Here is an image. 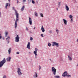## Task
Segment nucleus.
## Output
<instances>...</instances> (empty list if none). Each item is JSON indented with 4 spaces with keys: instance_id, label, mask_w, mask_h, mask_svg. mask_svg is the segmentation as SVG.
Returning <instances> with one entry per match:
<instances>
[{
    "instance_id": "obj_1",
    "label": "nucleus",
    "mask_w": 78,
    "mask_h": 78,
    "mask_svg": "<svg viewBox=\"0 0 78 78\" xmlns=\"http://www.w3.org/2000/svg\"><path fill=\"white\" fill-rule=\"evenodd\" d=\"M14 11L15 12V14L16 17V20L15 23V28H17V21L19 20V13L17 12V11L16 9H14Z\"/></svg>"
},
{
    "instance_id": "obj_2",
    "label": "nucleus",
    "mask_w": 78,
    "mask_h": 78,
    "mask_svg": "<svg viewBox=\"0 0 78 78\" xmlns=\"http://www.w3.org/2000/svg\"><path fill=\"white\" fill-rule=\"evenodd\" d=\"M6 62V59L5 58H3V59L1 62L0 61V68L2 67L5 63Z\"/></svg>"
},
{
    "instance_id": "obj_3",
    "label": "nucleus",
    "mask_w": 78,
    "mask_h": 78,
    "mask_svg": "<svg viewBox=\"0 0 78 78\" xmlns=\"http://www.w3.org/2000/svg\"><path fill=\"white\" fill-rule=\"evenodd\" d=\"M51 70L52 71V73L54 75H56V69L54 67L51 68Z\"/></svg>"
},
{
    "instance_id": "obj_4",
    "label": "nucleus",
    "mask_w": 78,
    "mask_h": 78,
    "mask_svg": "<svg viewBox=\"0 0 78 78\" xmlns=\"http://www.w3.org/2000/svg\"><path fill=\"white\" fill-rule=\"evenodd\" d=\"M53 44L52 45V46L53 47H54L55 45H56V47H59V44L55 42H52Z\"/></svg>"
},
{
    "instance_id": "obj_5",
    "label": "nucleus",
    "mask_w": 78,
    "mask_h": 78,
    "mask_svg": "<svg viewBox=\"0 0 78 78\" xmlns=\"http://www.w3.org/2000/svg\"><path fill=\"white\" fill-rule=\"evenodd\" d=\"M17 36L15 37V42H18L19 41V39H20V37L18 35H16Z\"/></svg>"
},
{
    "instance_id": "obj_6",
    "label": "nucleus",
    "mask_w": 78,
    "mask_h": 78,
    "mask_svg": "<svg viewBox=\"0 0 78 78\" xmlns=\"http://www.w3.org/2000/svg\"><path fill=\"white\" fill-rule=\"evenodd\" d=\"M17 73L19 76L22 75V73L21 72V70L19 68H18Z\"/></svg>"
},
{
    "instance_id": "obj_7",
    "label": "nucleus",
    "mask_w": 78,
    "mask_h": 78,
    "mask_svg": "<svg viewBox=\"0 0 78 78\" xmlns=\"http://www.w3.org/2000/svg\"><path fill=\"white\" fill-rule=\"evenodd\" d=\"M67 72L66 71L64 72V73L62 75V76L63 77H65V76H67Z\"/></svg>"
},
{
    "instance_id": "obj_8",
    "label": "nucleus",
    "mask_w": 78,
    "mask_h": 78,
    "mask_svg": "<svg viewBox=\"0 0 78 78\" xmlns=\"http://www.w3.org/2000/svg\"><path fill=\"white\" fill-rule=\"evenodd\" d=\"M29 22L30 25H32V20H31V18L30 17L29 18Z\"/></svg>"
},
{
    "instance_id": "obj_9",
    "label": "nucleus",
    "mask_w": 78,
    "mask_h": 78,
    "mask_svg": "<svg viewBox=\"0 0 78 78\" xmlns=\"http://www.w3.org/2000/svg\"><path fill=\"white\" fill-rule=\"evenodd\" d=\"M27 48L28 49H30V43L29 42L27 46Z\"/></svg>"
},
{
    "instance_id": "obj_10",
    "label": "nucleus",
    "mask_w": 78,
    "mask_h": 78,
    "mask_svg": "<svg viewBox=\"0 0 78 78\" xmlns=\"http://www.w3.org/2000/svg\"><path fill=\"white\" fill-rule=\"evenodd\" d=\"M65 8L66 11H69V7H68V6H67V5H65Z\"/></svg>"
},
{
    "instance_id": "obj_11",
    "label": "nucleus",
    "mask_w": 78,
    "mask_h": 78,
    "mask_svg": "<svg viewBox=\"0 0 78 78\" xmlns=\"http://www.w3.org/2000/svg\"><path fill=\"white\" fill-rule=\"evenodd\" d=\"M11 59V57H8L6 58L7 61H8V62H9Z\"/></svg>"
},
{
    "instance_id": "obj_12",
    "label": "nucleus",
    "mask_w": 78,
    "mask_h": 78,
    "mask_svg": "<svg viewBox=\"0 0 78 78\" xmlns=\"http://www.w3.org/2000/svg\"><path fill=\"white\" fill-rule=\"evenodd\" d=\"M63 22L65 25H67V21L66 20L64 19H63Z\"/></svg>"
},
{
    "instance_id": "obj_13",
    "label": "nucleus",
    "mask_w": 78,
    "mask_h": 78,
    "mask_svg": "<svg viewBox=\"0 0 78 78\" xmlns=\"http://www.w3.org/2000/svg\"><path fill=\"white\" fill-rule=\"evenodd\" d=\"M10 39V37H9V36H8L7 37V38H6V40H8V41H7L8 42V44H9V40Z\"/></svg>"
},
{
    "instance_id": "obj_14",
    "label": "nucleus",
    "mask_w": 78,
    "mask_h": 78,
    "mask_svg": "<svg viewBox=\"0 0 78 78\" xmlns=\"http://www.w3.org/2000/svg\"><path fill=\"white\" fill-rule=\"evenodd\" d=\"M8 53L9 55H10L11 54V48H9L8 50Z\"/></svg>"
},
{
    "instance_id": "obj_15",
    "label": "nucleus",
    "mask_w": 78,
    "mask_h": 78,
    "mask_svg": "<svg viewBox=\"0 0 78 78\" xmlns=\"http://www.w3.org/2000/svg\"><path fill=\"white\" fill-rule=\"evenodd\" d=\"M41 30L43 32H45V30H44V27L43 26H42Z\"/></svg>"
},
{
    "instance_id": "obj_16",
    "label": "nucleus",
    "mask_w": 78,
    "mask_h": 78,
    "mask_svg": "<svg viewBox=\"0 0 78 78\" xmlns=\"http://www.w3.org/2000/svg\"><path fill=\"white\" fill-rule=\"evenodd\" d=\"M34 53L35 55V56H37V50H35L34 51Z\"/></svg>"
},
{
    "instance_id": "obj_17",
    "label": "nucleus",
    "mask_w": 78,
    "mask_h": 78,
    "mask_svg": "<svg viewBox=\"0 0 78 78\" xmlns=\"http://www.w3.org/2000/svg\"><path fill=\"white\" fill-rule=\"evenodd\" d=\"M24 9H25V6L23 5L22 8H21V10L22 11H23L24 10Z\"/></svg>"
},
{
    "instance_id": "obj_18",
    "label": "nucleus",
    "mask_w": 78,
    "mask_h": 78,
    "mask_svg": "<svg viewBox=\"0 0 78 78\" xmlns=\"http://www.w3.org/2000/svg\"><path fill=\"white\" fill-rule=\"evenodd\" d=\"M58 6L59 8L61 6V2H59L58 3Z\"/></svg>"
},
{
    "instance_id": "obj_19",
    "label": "nucleus",
    "mask_w": 78,
    "mask_h": 78,
    "mask_svg": "<svg viewBox=\"0 0 78 78\" xmlns=\"http://www.w3.org/2000/svg\"><path fill=\"white\" fill-rule=\"evenodd\" d=\"M68 57L69 60V61H72V58L70 57V56H69V55H68Z\"/></svg>"
},
{
    "instance_id": "obj_20",
    "label": "nucleus",
    "mask_w": 78,
    "mask_h": 78,
    "mask_svg": "<svg viewBox=\"0 0 78 78\" xmlns=\"http://www.w3.org/2000/svg\"><path fill=\"white\" fill-rule=\"evenodd\" d=\"M34 76H35V77H36V78L37 77V73H35L34 77Z\"/></svg>"
},
{
    "instance_id": "obj_21",
    "label": "nucleus",
    "mask_w": 78,
    "mask_h": 78,
    "mask_svg": "<svg viewBox=\"0 0 78 78\" xmlns=\"http://www.w3.org/2000/svg\"><path fill=\"white\" fill-rule=\"evenodd\" d=\"M8 5H9V3H6V5L5 7V8L6 9H7V7H8Z\"/></svg>"
},
{
    "instance_id": "obj_22",
    "label": "nucleus",
    "mask_w": 78,
    "mask_h": 78,
    "mask_svg": "<svg viewBox=\"0 0 78 78\" xmlns=\"http://www.w3.org/2000/svg\"><path fill=\"white\" fill-rule=\"evenodd\" d=\"M5 37H7V35H8V32H5Z\"/></svg>"
},
{
    "instance_id": "obj_23",
    "label": "nucleus",
    "mask_w": 78,
    "mask_h": 78,
    "mask_svg": "<svg viewBox=\"0 0 78 78\" xmlns=\"http://www.w3.org/2000/svg\"><path fill=\"white\" fill-rule=\"evenodd\" d=\"M69 17L70 18V19H72L73 17V16H72V15H69Z\"/></svg>"
},
{
    "instance_id": "obj_24",
    "label": "nucleus",
    "mask_w": 78,
    "mask_h": 78,
    "mask_svg": "<svg viewBox=\"0 0 78 78\" xmlns=\"http://www.w3.org/2000/svg\"><path fill=\"white\" fill-rule=\"evenodd\" d=\"M32 3H33V4H34V3H35V2L34 0H32Z\"/></svg>"
},
{
    "instance_id": "obj_25",
    "label": "nucleus",
    "mask_w": 78,
    "mask_h": 78,
    "mask_svg": "<svg viewBox=\"0 0 78 78\" xmlns=\"http://www.w3.org/2000/svg\"><path fill=\"white\" fill-rule=\"evenodd\" d=\"M35 15L37 17V13H36V12L35 13Z\"/></svg>"
},
{
    "instance_id": "obj_26",
    "label": "nucleus",
    "mask_w": 78,
    "mask_h": 78,
    "mask_svg": "<svg viewBox=\"0 0 78 78\" xmlns=\"http://www.w3.org/2000/svg\"><path fill=\"white\" fill-rule=\"evenodd\" d=\"M54 77L55 78H59V76H55Z\"/></svg>"
},
{
    "instance_id": "obj_27",
    "label": "nucleus",
    "mask_w": 78,
    "mask_h": 78,
    "mask_svg": "<svg viewBox=\"0 0 78 78\" xmlns=\"http://www.w3.org/2000/svg\"><path fill=\"white\" fill-rule=\"evenodd\" d=\"M32 0H28V3H30L31 2Z\"/></svg>"
},
{
    "instance_id": "obj_28",
    "label": "nucleus",
    "mask_w": 78,
    "mask_h": 78,
    "mask_svg": "<svg viewBox=\"0 0 78 78\" xmlns=\"http://www.w3.org/2000/svg\"><path fill=\"white\" fill-rule=\"evenodd\" d=\"M41 16L42 17H44L43 16V14H42V13H41Z\"/></svg>"
},
{
    "instance_id": "obj_29",
    "label": "nucleus",
    "mask_w": 78,
    "mask_h": 78,
    "mask_svg": "<svg viewBox=\"0 0 78 78\" xmlns=\"http://www.w3.org/2000/svg\"><path fill=\"white\" fill-rule=\"evenodd\" d=\"M56 32H57V34H58V33H59V30H57Z\"/></svg>"
},
{
    "instance_id": "obj_30",
    "label": "nucleus",
    "mask_w": 78,
    "mask_h": 78,
    "mask_svg": "<svg viewBox=\"0 0 78 78\" xmlns=\"http://www.w3.org/2000/svg\"><path fill=\"white\" fill-rule=\"evenodd\" d=\"M33 37H31L30 38V41H33Z\"/></svg>"
},
{
    "instance_id": "obj_31",
    "label": "nucleus",
    "mask_w": 78,
    "mask_h": 78,
    "mask_svg": "<svg viewBox=\"0 0 78 78\" xmlns=\"http://www.w3.org/2000/svg\"><path fill=\"white\" fill-rule=\"evenodd\" d=\"M48 46L50 47V46H51V44H50V43L48 44Z\"/></svg>"
},
{
    "instance_id": "obj_32",
    "label": "nucleus",
    "mask_w": 78,
    "mask_h": 78,
    "mask_svg": "<svg viewBox=\"0 0 78 78\" xmlns=\"http://www.w3.org/2000/svg\"><path fill=\"white\" fill-rule=\"evenodd\" d=\"M26 2V0H23V3H24V2Z\"/></svg>"
},
{
    "instance_id": "obj_33",
    "label": "nucleus",
    "mask_w": 78,
    "mask_h": 78,
    "mask_svg": "<svg viewBox=\"0 0 78 78\" xmlns=\"http://www.w3.org/2000/svg\"><path fill=\"white\" fill-rule=\"evenodd\" d=\"M67 76L68 77H69V76L70 77V76H70V75H67Z\"/></svg>"
},
{
    "instance_id": "obj_34",
    "label": "nucleus",
    "mask_w": 78,
    "mask_h": 78,
    "mask_svg": "<svg viewBox=\"0 0 78 78\" xmlns=\"http://www.w3.org/2000/svg\"><path fill=\"white\" fill-rule=\"evenodd\" d=\"M52 33V31H51V30H50L49 31V33H50V34H51V33Z\"/></svg>"
},
{
    "instance_id": "obj_35",
    "label": "nucleus",
    "mask_w": 78,
    "mask_h": 78,
    "mask_svg": "<svg viewBox=\"0 0 78 78\" xmlns=\"http://www.w3.org/2000/svg\"><path fill=\"white\" fill-rule=\"evenodd\" d=\"M6 76H3V78H6Z\"/></svg>"
},
{
    "instance_id": "obj_36",
    "label": "nucleus",
    "mask_w": 78,
    "mask_h": 78,
    "mask_svg": "<svg viewBox=\"0 0 78 78\" xmlns=\"http://www.w3.org/2000/svg\"><path fill=\"white\" fill-rule=\"evenodd\" d=\"M71 20L72 22H73V19L72 18L71 19Z\"/></svg>"
},
{
    "instance_id": "obj_37",
    "label": "nucleus",
    "mask_w": 78,
    "mask_h": 78,
    "mask_svg": "<svg viewBox=\"0 0 78 78\" xmlns=\"http://www.w3.org/2000/svg\"><path fill=\"white\" fill-rule=\"evenodd\" d=\"M41 36H42V37H44V36L43 35V34H41Z\"/></svg>"
},
{
    "instance_id": "obj_38",
    "label": "nucleus",
    "mask_w": 78,
    "mask_h": 78,
    "mask_svg": "<svg viewBox=\"0 0 78 78\" xmlns=\"http://www.w3.org/2000/svg\"><path fill=\"white\" fill-rule=\"evenodd\" d=\"M16 54H19V52H16Z\"/></svg>"
},
{
    "instance_id": "obj_39",
    "label": "nucleus",
    "mask_w": 78,
    "mask_h": 78,
    "mask_svg": "<svg viewBox=\"0 0 78 78\" xmlns=\"http://www.w3.org/2000/svg\"><path fill=\"white\" fill-rule=\"evenodd\" d=\"M41 66H39V70H41Z\"/></svg>"
},
{
    "instance_id": "obj_40",
    "label": "nucleus",
    "mask_w": 78,
    "mask_h": 78,
    "mask_svg": "<svg viewBox=\"0 0 78 78\" xmlns=\"http://www.w3.org/2000/svg\"><path fill=\"white\" fill-rule=\"evenodd\" d=\"M26 30L27 31H28V28H27V27H26Z\"/></svg>"
},
{
    "instance_id": "obj_41",
    "label": "nucleus",
    "mask_w": 78,
    "mask_h": 78,
    "mask_svg": "<svg viewBox=\"0 0 78 78\" xmlns=\"http://www.w3.org/2000/svg\"><path fill=\"white\" fill-rule=\"evenodd\" d=\"M12 9H13V10L14 9V7H12Z\"/></svg>"
},
{
    "instance_id": "obj_42",
    "label": "nucleus",
    "mask_w": 78,
    "mask_h": 78,
    "mask_svg": "<svg viewBox=\"0 0 78 78\" xmlns=\"http://www.w3.org/2000/svg\"><path fill=\"white\" fill-rule=\"evenodd\" d=\"M0 39H2V36H0Z\"/></svg>"
},
{
    "instance_id": "obj_43",
    "label": "nucleus",
    "mask_w": 78,
    "mask_h": 78,
    "mask_svg": "<svg viewBox=\"0 0 78 78\" xmlns=\"http://www.w3.org/2000/svg\"><path fill=\"white\" fill-rule=\"evenodd\" d=\"M36 29V27H34V29L35 30Z\"/></svg>"
},
{
    "instance_id": "obj_44",
    "label": "nucleus",
    "mask_w": 78,
    "mask_h": 78,
    "mask_svg": "<svg viewBox=\"0 0 78 78\" xmlns=\"http://www.w3.org/2000/svg\"><path fill=\"white\" fill-rule=\"evenodd\" d=\"M17 3H19V1H18V0L17 1Z\"/></svg>"
},
{
    "instance_id": "obj_45",
    "label": "nucleus",
    "mask_w": 78,
    "mask_h": 78,
    "mask_svg": "<svg viewBox=\"0 0 78 78\" xmlns=\"http://www.w3.org/2000/svg\"><path fill=\"white\" fill-rule=\"evenodd\" d=\"M76 41L78 42V39Z\"/></svg>"
},
{
    "instance_id": "obj_46",
    "label": "nucleus",
    "mask_w": 78,
    "mask_h": 78,
    "mask_svg": "<svg viewBox=\"0 0 78 78\" xmlns=\"http://www.w3.org/2000/svg\"><path fill=\"white\" fill-rule=\"evenodd\" d=\"M56 9H57V10H58V8H56Z\"/></svg>"
},
{
    "instance_id": "obj_47",
    "label": "nucleus",
    "mask_w": 78,
    "mask_h": 78,
    "mask_svg": "<svg viewBox=\"0 0 78 78\" xmlns=\"http://www.w3.org/2000/svg\"><path fill=\"white\" fill-rule=\"evenodd\" d=\"M9 6H10V4L9 5Z\"/></svg>"
},
{
    "instance_id": "obj_48",
    "label": "nucleus",
    "mask_w": 78,
    "mask_h": 78,
    "mask_svg": "<svg viewBox=\"0 0 78 78\" xmlns=\"http://www.w3.org/2000/svg\"><path fill=\"white\" fill-rule=\"evenodd\" d=\"M9 2H10V0H9Z\"/></svg>"
},
{
    "instance_id": "obj_49",
    "label": "nucleus",
    "mask_w": 78,
    "mask_h": 78,
    "mask_svg": "<svg viewBox=\"0 0 78 78\" xmlns=\"http://www.w3.org/2000/svg\"><path fill=\"white\" fill-rule=\"evenodd\" d=\"M1 15V13L0 12V15Z\"/></svg>"
},
{
    "instance_id": "obj_50",
    "label": "nucleus",
    "mask_w": 78,
    "mask_h": 78,
    "mask_svg": "<svg viewBox=\"0 0 78 78\" xmlns=\"http://www.w3.org/2000/svg\"><path fill=\"white\" fill-rule=\"evenodd\" d=\"M51 59H50V60L51 61Z\"/></svg>"
},
{
    "instance_id": "obj_51",
    "label": "nucleus",
    "mask_w": 78,
    "mask_h": 78,
    "mask_svg": "<svg viewBox=\"0 0 78 78\" xmlns=\"http://www.w3.org/2000/svg\"><path fill=\"white\" fill-rule=\"evenodd\" d=\"M35 50H36V49H36V48H35Z\"/></svg>"
}]
</instances>
